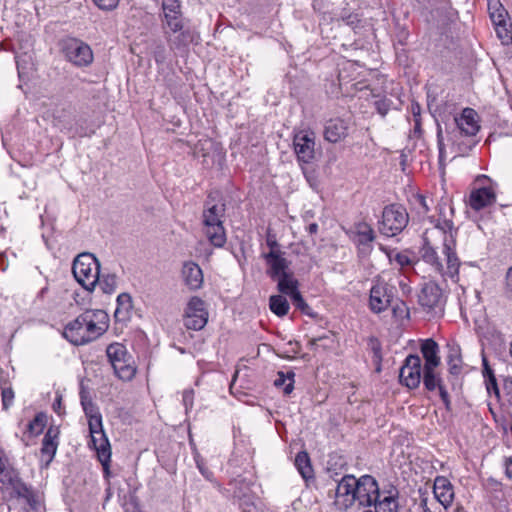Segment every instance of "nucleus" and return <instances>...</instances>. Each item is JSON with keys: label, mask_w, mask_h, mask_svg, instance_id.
<instances>
[{"label": "nucleus", "mask_w": 512, "mask_h": 512, "mask_svg": "<svg viewBox=\"0 0 512 512\" xmlns=\"http://www.w3.org/2000/svg\"><path fill=\"white\" fill-rule=\"evenodd\" d=\"M108 314L101 309L86 310L65 328L64 337L74 345H84L99 338L108 328Z\"/></svg>", "instance_id": "f257e3e1"}, {"label": "nucleus", "mask_w": 512, "mask_h": 512, "mask_svg": "<svg viewBox=\"0 0 512 512\" xmlns=\"http://www.w3.org/2000/svg\"><path fill=\"white\" fill-rule=\"evenodd\" d=\"M439 228L444 232L443 253L446 256V269H444L435 248L427 240L421 248V257L436 272L454 279L458 277L460 267V261L454 251V234H456V231H454L451 221H444L443 226Z\"/></svg>", "instance_id": "f03ea898"}, {"label": "nucleus", "mask_w": 512, "mask_h": 512, "mask_svg": "<svg viewBox=\"0 0 512 512\" xmlns=\"http://www.w3.org/2000/svg\"><path fill=\"white\" fill-rule=\"evenodd\" d=\"M72 273L84 289L93 291L99 281L100 262L92 253H80L73 261Z\"/></svg>", "instance_id": "7ed1b4c3"}, {"label": "nucleus", "mask_w": 512, "mask_h": 512, "mask_svg": "<svg viewBox=\"0 0 512 512\" xmlns=\"http://www.w3.org/2000/svg\"><path fill=\"white\" fill-rule=\"evenodd\" d=\"M59 49L65 60L75 67H88L93 62L94 55L91 47L78 38L66 37L60 40Z\"/></svg>", "instance_id": "20e7f679"}, {"label": "nucleus", "mask_w": 512, "mask_h": 512, "mask_svg": "<svg viewBox=\"0 0 512 512\" xmlns=\"http://www.w3.org/2000/svg\"><path fill=\"white\" fill-rule=\"evenodd\" d=\"M107 357L114 369L115 374L122 380H131L136 368L132 356L128 354L126 347L120 343H112L107 347Z\"/></svg>", "instance_id": "39448f33"}, {"label": "nucleus", "mask_w": 512, "mask_h": 512, "mask_svg": "<svg viewBox=\"0 0 512 512\" xmlns=\"http://www.w3.org/2000/svg\"><path fill=\"white\" fill-rule=\"evenodd\" d=\"M408 213L401 205L386 206L382 213L380 232L388 237L399 234L408 224Z\"/></svg>", "instance_id": "423d86ee"}, {"label": "nucleus", "mask_w": 512, "mask_h": 512, "mask_svg": "<svg viewBox=\"0 0 512 512\" xmlns=\"http://www.w3.org/2000/svg\"><path fill=\"white\" fill-rule=\"evenodd\" d=\"M89 432L91 436V444L97 451L100 462L104 468H107L111 457V449L108 438L103 430L102 420L94 418L89 423Z\"/></svg>", "instance_id": "0eeeda50"}, {"label": "nucleus", "mask_w": 512, "mask_h": 512, "mask_svg": "<svg viewBox=\"0 0 512 512\" xmlns=\"http://www.w3.org/2000/svg\"><path fill=\"white\" fill-rule=\"evenodd\" d=\"M207 321L208 312L204 301L197 296L192 297L185 309L184 326L187 329L198 331L205 327Z\"/></svg>", "instance_id": "6e6552de"}, {"label": "nucleus", "mask_w": 512, "mask_h": 512, "mask_svg": "<svg viewBox=\"0 0 512 512\" xmlns=\"http://www.w3.org/2000/svg\"><path fill=\"white\" fill-rule=\"evenodd\" d=\"M0 481L11 487L13 495L18 499H23L28 505L29 510H36L38 508L39 500L37 495L16 474L7 472Z\"/></svg>", "instance_id": "1a4fd4ad"}, {"label": "nucleus", "mask_w": 512, "mask_h": 512, "mask_svg": "<svg viewBox=\"0 0 512 512\" xmlns=\"http://www.w3.org/2000/svg\"><path fill=\"white\" fill-rule=\"evenodd\" d=\"M422 374L421 358L414 354L408 355L400 369V382L409 389H415L421 383Z\"/></svg>", "instance_id": "9d476101"}, {"label": "nucleus", "mask_w": 512, "mask_h": 512, "mask_svg": "<svg viewBox=\"0 0 512 512\" xmlns=\"http://www.w3.org/2000/svg\"><path fill=\"white\" fill-rule=\"evenodd\" d=\"M356 478L352 475H345L337 485L334 505L338 510L346 511L351 508L356 499Z\"/></svg>", "instance_id": "9b49d317"}, {"label": "nucleus", "mask_w": 512, "mask_h": 512, "mask_svg": "<svg viewBox=\"0 0 512 512\" xmlns=\"http://www.w3.org/2000/svg\"><path fill=\"white\" fill-rule=\"evenodd\" d=\"M294 151L299 161L310 163L315 156V133L311 130H301L294 135Z\"/></svg>", "instance_id": "f8f14e48"}, {"label": "nucleus", "mask_w": 512, "mask_h": 512, "mask_svg": "<svg viewBox=\"0 0 512 512\" xmlns=\"http://www.w3.org/2000/svg\"><path fill=\"white\" fill-rule=\"evenodd\" d=\"M356 499L361 506H372L373 502L380 496L377 481L370 475H364L356 479Z\"/></svg>", "instance_id": "ddd939ff"}, {"label": "nucleus", "mask_w": 512, "mask_h": 512, "mask_svg": "<svg viewBox=\"0 0 512 512\" xmlns=\"http://www.w3.org/2000/svg\"><path fill=\"white\" fill-rule=\"evenodd\" d=\"M263 258L267 265L266 273L272 280L289 272L290 263L280 249L272 247V250L263 254Z\"/></svg>", "instance_id": "4468645a"}, {"label": "nucleus", "mask_w": 512, "mask_h": 512, "mask_svg": "<svg viewBox=\"0 0 512 512\" xmlns=\"http://www.w3.org/2000/svg\"><path fill=\"white\" fill-rule=\"evenodd\" d=\"M162 10L164 27L172 32H177L183 28L181 2L179 0H162Z\"/></svg>", "instance_id": "2eb2a0df"}, {"label": "nucleus", "mask_w": 512, "mask_h": 512, "mask_svg": "<svg viewBox=\"0 0 512 512\" xmlns=\"http://www.w3.org/2000/svg\"><path fill=\"white\" fill-rule=\"evenodd\" d=\"M391 298L387 284L377 281L370 290V309L377 314L383 312L390 305Z\"/></svg>", "instance_id": "dca6fc26"}, {"label": "nucleus", "mask_w": 512, "mask_h": 512, "mask_svg": "<svg viewBox=\"0 0 512 512\" xmlns=\"http://www.w3.org/2000/svg\"><path fill=\"white\" fill-rule=\"evenodd\" d=\"M443 300V293L440 286L432 281L425 283L418 295V302L427 310L439 307Z\"/></svg>", "instance_id": "f3484780"}, {"label": "nucleus", "mask_w": 512, "mask_h": 512, "mask_svg": "<svg viewBox=\"0 0 512 512\" xmlns=\"http://www.w3.org/2000/svg\"><path fill=\"white\" fill-rule=\"evenodd\" d=\"M433 493L445 509L452 505L455 497L454 487L445 476H437L434 479Z\"/></svg>", "instance_id": "a211bd4d"}, {"label": "nucleus", "mask_w": 512, "mask_h": 512, "mask_svg": "<svg viewBox=\"0 0 512 512\" xmlns=\"http://www.w3.org/2000/svg\"><path fill=\"white\" fill-rule=\"evenodd\" d=\"M496 202V194L491 187H480L475 188L470 192L469 205L475 210L479 211L487 206H490Z\"/></svg>", "instance_id": "6ab92c4d"}, {"label": "nucleus", "mask_w": 512, "mask_h": 512, "mask_svg": "<svg viewBox=\"0 0 512 512\" xmlns=\"http://www.w3.org/2000/svg\"><path fill=\"white\" fill-rule=\"evenodd\" d=\"M349 123L341 118L330 119L324 126V138L330 143H337L348 135Z\"/></svg>", "instance_id": "aec40b11"}, {"label": "nucleus", "mask_w": 512, "mask_h": 512, "mask_svg": "<svg viewBox=\"0 0 512 512\" xmlns=\"http://www.w3.org/2000/svg\"><path fill=\"white\" fill-rule=\"evenodd\" d=\"M58 430L49 428L44 435L40 451V460L44 467H48L53 460L58 448Z\"/></svg>", "instance_id": "412c9836"}, {"label": "nucleus", "mask_w": 512, "mask_h": 512, "mask_svg": "<svg viewBox=\"0 0 512 512\" xmlns=\"http://www.w3.org/2000/svg\"><path fill=\"white\" fill-rule=\"evenodd\" d=\"M182 276L190 290H198L203 285L202 269L193 261H188L183 264Z\"/></svg>", "instance_id": "4be33fe9"}, {"label": "nucleus", "mask_w": 512, "mask_h": 512, "mask_svg": "<svg viewBox=\"0 0 512 512\" xmlns=\"http://www.w3.org/2000/svg\"><path fill=\"white\" fill-rule=\"evenodd\" d=\"M455 120L460 132L467 136L476 135L480 129L478 115L474 109L465 108L460 117Z\"/></svg>", "instance_id": "5701e85b"}, {"label": "nucleus", "mask_w": 512, "mask_h": 512, "mask_svg": "<svg viewBox=\"0 0 512 512\" xmlns=\"http://www.w3.org/2000/svg\"><path fill=\"white\" fill-rule=\"evenodd\" d=\"M165 37L171 50H180L194 41V33L189 29L181 28L177 32L165 30Z\"/></svg>", "instance_id": "b1692460"}, {"label": "nucleus", "mask_w": 512, "mask_h": 512, "mask_svg": "<svg viewBox=\"0 0 512 512\" xmlns=\"http://www.w3.org/2000/svg\"><path fill=\"white\" fill-rule=\"evenodd\" d=\"M372 506H374L375 512H397L399 508L398 491L395 489L380 491V496Z\"/></svg>", "instance_id": "393cba45"}, {"label": "nucleus", "mask_w": 512, "mask_h": 512, "mask_svg": "<svg viewBox=\"0 0 512 512\" xmlns=\"http://www.w3.org/2000/svg\"><path fill=\"white\" fill-rule=\"evenodd\" d=\"M421 353L425 360L424 367L440 365L439 346L433 339H426L421 344Z\"/></svg>", "instance_id": "a878e982"}, {"label": "nucleus", "mask_w": 512, "mask_h": 512, "mask_svg": "<svg viewBox=\"0 0 512 512\" xmlns=\"http://www.w3.org/2000/svg\"><path fill=\"white\" fill-rule=\"evenodd\" d=\"M224 206L218 204H212L206 202L205 209L203 211V223L204 226H212L213 224H221L222 217L224 215Z\"/></svg>", "instance_id": "bb28decb"}, {"label": "nucleus", "mask_w": 512, "mask_h": 512, "mask_svg": "<svg viewBox=\"0 0 512 512\" xmlns=\"http://www.w3.org/2000/svg\"><path fill=\"white\" fill-rule=\"evenodd\" d=\"M275 281H277V288L282 294L291 296L298 291V280L293 276L291 271L277 277Z\"/></svg>", "instance_id": "cd10ccee"}, {"label": "nucleus", "mask_w": 512, "mask_h": 512, "mask_svg": "<svg viewBox=\"0 0 512 512\" xmlns=\"http://www.w3.org/2000/svg\"><path fill=\"white\" fill-rule=\"evenodd\" d=\"M205 234L215 247H223L226 243V233L223 223L205 227Z\"/></svg>", "instance_id": "c85d7f7f"}, {"label": "nucleus", "mask_w": 512, "mask_h": 512, "mask_svg": "<svg viewBox=\"0 0 512 512\" xmlns=\"http://www.w3.org/2000/svg\"><path fill=\"white\" fill-rule=\"evenodd\" d=\"M447 364L450 374L459 375L461 373L463 361L458 346H449Z\"/></svg>", "instance_id": "c756f323"}, {"label": "nucleus", "mask_w": 512, "mask_h": 512, "mask_svg": "<svg viewBox=\"0 0 512 512\" xmlns=\"http://www.w3.org/2000/svg\"><path fill=\"white\" fill-rule=\"evenodd\" d=\"M132 308V299L129 294L122 293L117 297V308L114 316L119 321H125L129 318V312Z\"/></svg>", "instance_id": "7c9ffc66"}, {"label": "nucleus", "mask_w": 512, "mask_h": 512, "mask_svg": "<svg viewBox=\"0 0 512 512\" xmlns=\"http://www.w3.org/2000/svg\"><path fill=\"white\" fill-rule=\"evenodd\" d=\"M488 12L492 23L500 24L504 20H509L507 10L504 8L500 0H488Z\"/></svg>", "instance_id": "2f4dec72"}, {"label": "nucleus", "mask_w": 512, "mask_h": 512, "mask_svg": "<svg viewBox=\"0 0 512 512\" xmlns=\"http://www.w3.org/2000/svg\"><path fill=\"white\" fill-rule=\"evenodd\" d=\"M437 367H424L423 368V383L428 391H434L436 388L442 385V379L436 372Z\"/></svg>", "instance_id": "473e14b6"}, {"label": "nucleus", "mask_w": 512, "mask_h": 512, "mask_svg": "<svg viewBox=\"0 0 512 512\" xmlns=\"http://www.w3.org/2000/svg\"><path fill=\"white\" fill-rule=\"evenodd\" d=\"M355 233L357 243L362 246L369 245L375 238L373 229L365 222H359L355 225Z\"/></svg>", "instance_id": "72a5a7b5"}, {"label": "nucleus", "mask_w": 512, "mask_h": 512, "mask_svg": "<svg viewBox=\"0 0 512 512\" xmlns=\"http://www.w3.org/2000/svg\"><path fill=\"white\" fill-rule=\"evenodd\" d=\"M295 466L304 479H309L313 475V469L307 452H299L295 457Z\"/></svg>", "instance_id": "f704fd0d"}, {"label": "nucleus", "mask_w": 512, "mask_h": 512, "mask_svg": "<svg viewBox=\"0 0 512 512\" xmlns=\"http://www.w3.org/2000/svg\"><path fill=\"white\" fill-rule=\"evenodd\" d=\"M269 307L271 311L279 317L287 315L290 308L287 299L282 295L271 296L269 299Z\"/></svg>", "instance_id": "c9c22d12"}, {"label": "nucleus", "mask_w": 512, "mask_h": 512, "mask_svg": "<svg viewBox=\"0 0 512 512\" xmlns=\"http://www.w3.org/2000/svg\"><path fill=\"white\" fill-rule=\"evenodd\" d=\"M494 28L497 37L501 40L502 44L508 45L512 42V23L509 20H504L500 24L494 23Z\"/></svg>", "instance_id": "e433bc0d"}, {"label": "nucleus", "mask_w": 512, "mask_h": 512, "mask_svg": "<svg viewBox=\"0 0 512 512\" xmlns=\"http://www.w3.org/2000/svg\"><path fill=\"white\" fill-rule=\"evenodd\" d=\"M80 398H81V405L83 407L85 415L88 417V424L94 418H98L99 420H102V416L99 413L97 407L93 404L91 399L88 398V396L86 395V393L84 391H81Z\"/></svg>", "instance_id": "4c0bfd02"}, {"label": "nucleus", "mask_w": 512, "mask_h": 512, "mask_svg": "<svg viewBox=\"0 0 512 512\" xmlns=\"http://www.w3.org/2000/svg\"><path fill=\"white\" fill-rule=\"evenodd\" d=\"M294 376L295 374L293 372H278V376L274 381L275 386L280 387L284 386V393L290 394L293 391V383H294Z\"/></svg>", "instance_id": "58836bf2"}, {"label": "nucleus", "mask_w": 512, "mask_h": 512, "mask_svg": "<svg viewBox=\"0 0 512 512\" xmlns=\"http://www.w3.org/2000/svg\"><path fill=\"white\" fill-rule=\"evenodd\" d=\"M97 284L104 293L111 294L116 290L117 278L112 274L103 275L102 277L99 275V281Z\"/></svg>", "instance_id": "ea45409f"}, {"label": "nucleus", "mask_w": 512, "mask_h": 512, "mask_svg": "<svg viewBox=\"0 0 512 512\" xmlns=\"http://www.w3.org/2000/svg\"><path fill=\"white\" fill-rule=\"evenodd\" d=\"M502 296L507 302H512V265L507 268L503 277Z\"/></svg>", "instance_id": "a19ab883"}, {"label": "nucleus", "mask_w": 512, "mask_h": 512, "mask_svg": "<svg viewBox=\"0 0 512 512\" xmlns=\"http://www.w3.org/2000/svg\"><path fill=\"white\" fill-rule=\"evenodd\" d=\"M388 257L391 263H396L400 268H404L412 264L411 258L405 252H391Z\"/></svg>", "instance_id": "79ce46f5"}, {"label": "nucleus", "mask_w": 512, "mask_h": 512, "mask_svg": "<svg viewBox=\"0 0 512 512\" xmlns=\"http://www.w3.org/2000/svg\"><path fill=\"white\" fill-rule=\"evenodd\" d=\"M291 300H292V303L293 305L299 309L301 312L305 313V314H310V307L309 305L305 302L304 298L302 297L301 293L299 292V290L297 292H295L293 295L290 296Z\"/></svg>", "instance_id": "37998d69"}, {"label": "nucleus", "mask_w": 512, "mask_h": 512, "mask_svg": "<svg viewBox=\"0 0 512 512\" xmlns=\"http://www.w3.org/2000/svg\"><path fill=\"white\" fill-rule=\"evenodd\" d=\"M44 428L43 419L40 416H36L32 421L28 424V431L32 435H38L42 432Z\"/></svg>", "instance_id": "c03bdc74"}, {"label": "nucleus", "mask_w": 512, "mask_h": 512, "mask_svg": "<svg viewBox=\"0 0 512 512\" xmlns=\"http://www.w3.org/2000/svg\"><path fill=\"white\" fill-rule=\"evenodd\" d=\"M94 4L101 10L111 11L114 10L120 0H92Z\"/></svg>", "instance_id": "a18cd8bd"}, {"label": "nucleus", "mask_w": 512, "mask_h": 512, "mask_svg": "<svg viewBox=\"0 0 512 512\" xmlns=\"http://www.w3.org/2000/svg\"><path fill=\"white\" fill-rule=\"evenodd\" d=\"M13 399H14V392H13L12 388H10V387L2 388V403H3L4 409L9 408V406L13 402Z\"/></svg>", "instance_id": "49530a36"}, {"label": "nucleus", "mask_w": 512, "mask_h": 512, "mask_svg": "<svg viewBox=\"0 0 512 512\" xmlns=\"http://www.w3.org/2000/svg\"><path fill=\"white\" fill-rule=\"evenodd\" d=\"M182 401L186 411L191 409L193 407L194 391L192 389L184 390L182 395Z\"/></svg>", "instance_id": "de8ad7c7"}, {"label": "nucleus", "mask_w": 512, "mask_h": 512, "mask_svg": "<svg viewBox=\"0 0 512 512\" xmlns=\"http://www.w3.org/2000/svg\"><path fill=\"white\" fill-rule=\"evenodd\" d=\"M437 137H438V148H439V164H440V166H443L445 158H446V153H445V146H444L442 135H441V130L438 131Z\"/></svg>", "instance_id": "09e8293b"}, {"label": "nucleus", "mask_w": 512, "mask_h": 512, "mask_svg": "<svg viewBox=\"0 0 512 512\" xmlns=\"http://www.w3.org/2000/svg\"><path fill=\"white\" fill-rule=\"evenodd\" d=\"M377 110L382 115L385 116L389 110L390 107V100L389 98H383V100H380L376 102Z\"/></svg>", "instance_id": "8fccbe9b"}, {"label": "nucleus", "mask_w": 512, "mask_h": 512, "mask_svg": "<svg viewBox=\"0 0 512 512\" xmlns=\"http://www.w3.org/2000/svg\"><path fill=\"white\" fill-rule=\"evenodd\" d=\"M393 314L397 317H409V311L408 308L405 306L404 303H401L400 305H396L393 307Z\"/></svg>", "instance_id": "3c124183"}, {"label": "nucleus", "mask_w": 512, "mask_h": 512, "mask_svg": "<svg viewBox=\"0 0 512 512\" xmlns=\"http://www.w3.org/2000/svg\"><path fill=\"white\" fill-rule=\"evenodd\" d=\"M439 389V394H440V397H441V400L443 401L445 407L447 410L450 409V405H451V402H450V398H449V394L448 392L446 391V389L443 387V385H441L440 387H438Z\"/></svg>", "instance_id": "603ef678"}, {"label": "nucleus", "mask_w": 512, "mask_h": 512, "mask_svg": "<svg viewBox=\"0 0 512 512\" xmlns=\"http://www.w3.org/2000/svg\"><path fill=\"white\" fill-rule=\"evenodd\" d=\"M195 460H196V464H197V467H198V469H199L200 473H201L204 477L209 478V477H210V475H211V472H210V471H209V470L204 466V464H203L202 460H200V459L198 458V456H196V457H195Z\"/></svg>", "instance_id": "864d4df0"}, {"label": "nucleus", "mask_w": 512, "mask_h": 512, "mask_svg": "<svg viewBox=\"0 0 512 512\" xmlns=\"http://www.w3.org/2000/svg\"><path fill=\"white\" fill-rule=\"evenodd\" d=\"M416 201H417L419 207L421 208V212L427 213L429 211V206H428L426 198L424 196L418 195L416 197Z\"/></svg>", "instance_id": "5fc2aeb1"}, {"label": "nucleus", "mask_w": 512, "mask_h": 512, "mask_svg": "<svg viewBox=\"0 0 512 512\" xmlns=\"http://www.w3.org/2000/svg\"><path fill=\"white\" fill-rule=\"evenodd\" d=\"M165 48L163 46H159L157 50L154 52V59L156 62L160 63L165 60Z\"/></svg>", "instance_id": "6e6d98bb"}, {"label": "nucleus", "mask_w": 512, "mask_h": 512, "mask_svg": "<svg viewBox=\"0 0 512 512\" xmlns=\"http://www.w3.org/2000/svg\"><path fill=\"white\" fill-rule=\"evenodd\" d=\"M411 112H412L413 118H421L420 117L421 108H420L418 103L412 102V104H411Z\"/></svg>", "instance_id": "4d7b16f0"}, {"label": "nucleus", "mask_w": 512, "mask_h": 512, "mask_svg": "<svg viewBox=\"0 0 512 512\" xmlns=\"http://www.w3.org/2000/svg\"><path fill=\"white\" fill-rule=\"evenodd\" d=\"M505 473L509 478H512V459H507L505 462Z\"/></svg>", "instance_id": "13d9d810"}, {"label": "nucleus", "mask_w": 512, "mask_h": 512, "mask_svg": "<svg viewBox=\"0 0 512 512\" xmlns=\"http://www.w3.org/2000/svg\"><path fill=\"white\" fill-rule=\"evenodd\" d=\"M53 409L55 412H57L58 414L60 413V409H61V397L58 396L56 398V400L54 401L53 403Z\"/></svg>", "instance_id": "bf43d9fd"}, {"label": "nucleus", "mask_w": 512, "mask_h": 512, "mask_svg": "<svg viewBox=\"0 0 512 512\" xmlns=\"http://www.w3.org/2000/svg\"><path fill=\"white\" fill-rule=\"evenodd\" d=\"M414 121V130L415 132H420L421 130V118H413Z\"/></svg>", "instance_id": "052dcab7"}, {"label": "nucleus", "mask_w": 512, "mask_h": 512, "mask_svg": "<svg viewBox=\"0 0 512 512\" xmlns=\"http://www.w3.org/2000/svg\"><path fill=\"white\" fill-rule=\"evenodd\" d=\"M307 230H308V232H309L310 234H315V233H317V231H318V225H317L316 223H311V224L308 226Z\"/></svg>", "instance_id": "680f3d73"}, {"label": "nucleus", "mask_w": 512, "mask_h": 512, "mask_svg": "<svg viewBox=\"0 0 512 512\" xmlns=\"http://www.w3.org/2000/svg\"><path fill=\"white\" fill-rule=\"evenodd\" d=\"M267 244H268V246L270 247V250H272V247H273L274 249H279V248H278V244H277V242H276V241H273V240L268 239V240H267Z\"/></svg>", "instance_id": "e2e57ef3"}, {"label": "nucleus", "mask_w": 512, "mask_h": 512, "mask_svg": "<svg viewBox=\"0 0 512 512\" xmlns=\"http://www.w3.org/2000/svg\"><path fill=\"white\" fill-rule=\"evenodd\" d=\"M5 471V463L2 457H0V475L3 474Z\"/></svg>", "instance_id": "0e129e2a"}, {"label": "nucleus", "mask_w": 512, "mask_h": 512, "mask_svg": "<svg viewBox=\"0 0 512 512\" xmlns=\"http://www.w3.org/2000/svg\"><path fill=\"white\" fill-rule=\"evenodd\" d=\"M48 291V287H44L40 290V292L38 293V297L39 298H43L44 297V294Z\"/></svg>", "instance_id": "69168bd1"}, {"label": "nucleus", "mask_w": 512, "mask_h": 512, "mask_svg": "<svg viewBox=\"0 0 512 512\" xmlns=\"http://www.w3.org/2000/svg\"><path fill=\"white\" fill-rule=\"evenodd\" d=\"M491 383H492L493 388L495 389V391L498 393V388H497V384H496L495 378H491Z\"/></svg>", "instance_id": "338daca9"}, {"label": "nucleus", "mask_w": 512, "mask_h": 512, "mask_svg": "<svg viewBox=\"0 0 512 512\" xmlns=\"http://www.w3.org/2000/svg\"><path fill=\"white\" fill-rule=\"evenodd\" d=\"M509 353H510V356L512 357V340H511V343H510Z\"/></svg>", "instance_id": "774afa93"}]
</instances>
